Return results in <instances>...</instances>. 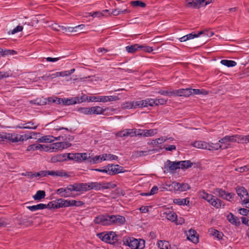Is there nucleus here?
<instances>
[{"label": "nucleus", "mask_w": 249, "mask_h": 249, "mask_svg": "<svg viewBox=\"0 0 249 249\" xmlns=\"http://www.w3.org/2000/svg\"><path fill=\"white\" fill-rule=\"evenodd\" d=\"M163 215H165V217L169 220L172 222H174L177 218V215L176 213L173 211L170 210L167 211L163 213Z\"/></svg>", "instance_id": "393cba45"}, {"label": "nucleus", "mask_w": 249, "mask_h": 249, "mask_svg": "<svg viewBox=\"0 0 249 249\" xmlns=\"http://www.w3.org/2000/svg\"><path fill=\"white\" fill-rule=\"evenodd\" d=\"M167 141V137H161L158 139L153 140L152 142V143L154 145H158L159 144L163 143V142H165Z\"/></svg>", "instance_id": "49530a36"}, {"label": "nucleus", "mask_w": 249, "mask_h": 249, "mask_svg": "<svg viewBox=\"0 0 249 249\" xmlns=\"http://www.w3.org/2000/svg\"><path fill=\"white\" fill-rule=\"evenodd\" d=\"M201 0H193L192 1L188 2L186 5L188 7L192 8H199L202 7V2Z\"/></svg>", "instance_id": "cd10ccee"}, {"label": "nucleus", "mask_w": 249, "mask_h": 249, "mask_svg": "<svg viewBox=\"0 0 249 249\" xmlns=\"http://www.w3.org/2000/svg\"><path fill=\"white\" fill-rule=\"evenodd\" d=\"M79 187L81 191H89L90 189L89 187V183H79Z\"/></svg>", "instance_id": "864d4df0"}, {"label": "nucleus", "mask_w": 249, "mask_h": 249, "mask_svg": "<svg viewBox=\"0 0 249 249\" xmlns=\"http://www.w3.org/2000/svg\"><path fill=\"white\" fill-rule=\"evenodd\" d=\"M109 225L114 224L123 225L126 221L125 218L120 215H109Z\"/></svg>", "instance_id": "1a4fd4ad"}, {"label": "nucleus", "mask_w": 249, "mask_h": 249, "mask_svg": "<svg viewBox=\"0 0 249 249\" xmlns=\"http://www.w3.org/2000/svg\"><path fill=\"white\" fill-rule=\"evenodd\" d=\"M140 107H153L155 105V99L147 98L144 100L139 101Z\"/></svg>", "instance_id": "4be33fe9"}, {"label": "nucleus", "mask_w": 249, "mask_h": 249, "mask_svg": "<svg viewBox=\"0 0 249 249\" xmlns=\"http://www.w3.org/2000/svg\"><path fill=\"white\" fill-rule=\"evenodd\" d=\"M199 196L202 199L206 200L213 206L216 208H219L221 206L224 207V206L222 200L211 194H209L206 193L204 190L199 192Z\"/></svg>", "instance_id": "f257e3e1"}, {"label": "nucleus", "mask_w": 249, "mask_h": 249, "mask_svg": "<svg viewBox=\"0 0 249 249\" xmlns=\"http://www.w3.org/2000/svg\"><path fill=\"white\" fill-rule=\"evenodd\" d=\"M209 231L210 232L211 235L215 236L218 239H221L222 238V236L223 235V233L217 230L211 228L209 229Z\"/></svg>", "instance_id": "f704fd0d"}, {"label": "nucleus", "mask_w": 249, "mask_h": 249, "mask_svg": "<svg viewBox=\"0 0 249 249\" xmlns=\"http://www.w3.org/2000/svg\"><path fill=\"white\" fill-rule=\"evenodd\" d=\"M38 126V125H36V126H25L24 124L18 125L16 126V128H21V129H36Z\"/></svg>", "instance_id": "6e6d98bb"}, {"label": "nucleus", "mask_w": 249, "mask_h": 249, "mask_svg": "<svg viewBox=\"0 0 249 249\" xmlns=\"http://www.w3.org/2000/svg\"><path fill=\"white\" fill-rule=\"evenodd\" d=\"M98 236L103 241L110 244H114L118 240V236L113 231H110L107 233H100L98 234Z\"/></svg>", "instance_id": "7ed1b4c3"}, {"label": "nucleus", "mask_w": 249, "mask_h": 249, "mask_svg": "<svg viewBox=\"0 0 249 249\" xmlns=\"http://www.w3.org/2000/svg\"><path fill=\"white\" fill-rule=\"evenodd\" d=\"M221 63L228 67H233L236 65V62L233 60L223 59L221 61Z\"/></svg>", "instance_id": "79ce46f5"}, {"label": "nucleus", "mask_w": 249, "mask_h": 249, "mask_svg": "<svg viewBox=\"0 0 249 249\" xmlns=\"http://www.w3.org/2000/svg\"><path fill=\"white\" fill-rule=\"evenodd\" d=\"M56 193L65 197H70L71 196V193L67 190V187L66 188H59L57 190Z\"/></svg>", "instance_id": "7c9ffc66"}, {"label": "nucleus", "mask_w": 249, "mask_h": 249, "mask_svg": "<svg viewBox=\"0 0 249 249\" xmlns=\"http://www.w3.org/2000/svg\"><path fill=\"white\" fill-rule=\"evenodd\" d=\"M108 12H109L108 10H105L102 11V12L97 11V12H94L93 13H87V14L88 15V16H92L93 17H100L106 15L107 13H108ZM86 17H87L88 16H86Z\"/></svg>", "instance_id": "473e14b6"}, {"label": "nucleus", "mask_w": 249, "mask_h": 249, "mask_svg": "<svg viewBox=\"0 0 249 249\" xmlns=\"http://www.w3.org/2000/svg\"><path fill=\"white\" fill-rule=\"evenodd\" d=\"M66 160V154H58L52 157L51 161L53 163L62 162Z\"/></svg>", "instance_id": "a878e982"}, {"label": "nucleus", "mask_w": 249, "mask_h": 249, "mask_svg": "<svg viewBox=\"0 0 249 249\" xmlns=\"http://www.w3.org/2000/svg\"><path fill=\"white\" fill-rule=\"evenodd\" d=\"M64 105H71L78 103V100L76 97L67 99L64 98Z\"/></svg>", "instance_id": "e433bc0d"}, {"label": "nucleus", "mask_w": 249, "mask_h": 249, "mask_svg": "<svg viewBox=\"0 0 249 249\" xmlns=\"http://www.w3.org/2000/svg\"><path fill=\"white\" fill-rule=\"evenodd\" d=\"M76 156V161L82 162L84 160H87L88 154L86 153H75Z\"/></svg>", "instance_id": "72a5a7b5"}, {"label": "nucleus", "mask_w": 249, "mask_h": 249, "mask_svg": "<svg viewBox=\"0 0 249 249\" xmlns=\"http://www.w3.org/2000/svg\"><path fill=\"white\" fill-rule=\"evenodd\" d=\"M140 49V45L138 44H135L131 46H127L125 47L126 51L128 53H135L138 49Z\"/></svg>", "instance_id": "2f4dec72"}, {"label": "nucleus", "mask_w": 249, "mask_h": 249, "mask_svg": "<svg viewBox=\"0 0 249 249\" xmlns=\"http://www.w3.org/2000/svg\"><path fill=\"white\" fill-rule=\"evenodd\" d=\"M111 186V183L110 182H89V187L90 190H95L99 191L101 189H109Z\"/></svg>", "instance_id": "20e7f679"}, {"label": "nucleus", "mask_w": 249, "mask_h": 249, "mask_svg": "<svg viewBox=\"0 0 249 249\" xmlns=\"http://www.w3.org/2000/svg\"><path fill=\"white\" fill-rule=\"evenodd\" d=\"M90 107H80L78 109V111L86 115H91Z\"/></svg>", "instance_id": "603ef678"}, {"label": "nucleus", "mask_w": 249, "mask_h": 249, "mask_svg": "<svg viewBox=\"0 0 249 249\" xmlns=\"http://www.w3.org/2000/svg\"><path fill=\"white\" fill-rule=\"evenodd\" d=\"M68 143L64 142H58L53 143L51 145L50 147L48 149L49 150H53L54 151H57L59 150L64 149L69 146H67Z\"/></svg>", "instance_id": "f3484780"}, {"label": "nucleus", "mask_w": 249, "mask_h": 249, "mask_svg": "<svg viewBox=\"0 0 249 249\" xmlns=\"http://www.w3.org/2000/svg\"><path fill=\"white\" fill-rule=\"evenodd\" d=\"M126 137H134L136 136V128L133 129H125Z\"/></svg>", "instance_id": "8fccbe9b"}, {"label": "nucleus", "mask_w": 249, "mask_h": 249, "mask_svg": "<svg viewBox=\"0 0 249 249\" xmlns=\"http://www.w3.org/2000/svg\"><path fill=\"white\" fill-rule=\"evenodd\" d=\"M123 241L124 245L128 246L131 249H143L145 247V241L143 239L124 237Z\"/></svg>", "instance_id": "f03ea898"}, {"label": "nucleus", "mask_w": 249, "mask_h": 249, "mask_svg": "<svg viewBox=\"0 0 249 249\" xmlns=\"http://www.w3.org/2000/svg\"><path fill=\"white\" fill-rule=\"evenodd\" d=\"M48 175H50L52 176H56V177H64L65 178H68L70 176L68 174V173L64 170H56V171H49L48 172Z\"/></svg>", "instance_id": "412c9836"}, {"label": "nucleus", "mask_w": 249, "mask_h": 249, "mask_svg": "<svg viewBox=\"0 0 249 249\" xmlns=\"http://www.w3.org/2000/svg\"><path fill=\"white\" fill-rule=\"evenodd\" d=\"M239 212L241 215L247 216L249 210L246 208H240L239 210Z\"/></svg>", "instance_id": "774afa93"}, {"label": "nucleus", "mask_w": 249, "mask_h": 249, "mask_svg": "<svg viewBox=\"0 0 249 249\" xmlns=\"http://www.w3.org/2000/svg\"><path fill=\"white\" fill-rule=\"evenodd\" d=\"M175 96L188 97L192 94L191 88L181 89L174 90Z\"/></svg>", "instance_id": "ddd939ff"}, {"label": "nucleus", "mask_w": 249, "mask_h": 249, "mask_svg": "<svg viewBox=\"0 0 249 249\" xmlns=\"http://www.w3.org/2000/svg\"><path fill=\"white\" fill-rule=\"evenodd\" d=\"M5 141L7 140L12 142H19L21 137H19L18 134L15 133H7L5 132Z\"/></svg>", "instance_id": "aec40b11"}, {"label": "nucleus", "mask_w": 249, "mask_h": 249, "mask_svg": "<svg viewBox=\"0 0 249 249\" xmlns=\"http://www.w3.org/2000/svg\"><path fill=\"white\" fill-rule=\"evenodd\" d=\"M130 4L134 7H141L144 8L146 6V3L141 0H134L130 1Z\"/></svg>", "instance_id": "c03bdc74"}, {"label": "nucleus", "mask_w": 249, "mask_h": 249, "mask_svg": "<svg viewBox=\"0 0 249 249\" xmlns=\"http://www.w3.org/2000/svg\"><path fill=\"white\" fill-rule=\"evenodd\" d=\"M68 159L69 160H74L76 161V156L75 153H69L66 154V160Z\"/></svg>", "instance_id": "338daca9"}, {"label": "nucleus", "mask_w": 249, "mask_h": 249, "mask_svg": "<svg viewBox=\"0 0 249 249\" xmlns=\"http://www.w3.org/2000/svg\"><path fill=\"white\" fill-rule=\"evenodd\" d=\"M210 147L209 150H218L219 149H227L229 147L228 146H226L225 147H222V146L219 143H217L214 144H213V143L210 144Z\"/></svg>", "instance_id": "a18cd8bd"}, {"label": "nucleus", "mask_w": 249, "mask_h": 249, "mask_svg": "<svg viewBox=\"0 0 249 249\" xmlns=\"http://www.w3.org/2000/svg\"><path fill=\"white\" fill-rule=\"evenodd\" d=\"M52 206L53 205L49 202L48 204L40 203L36 205L28 206L27 208L31 211L34 212L38 210H43L46 208L50 209V207H52Z\"/></svg>", "instance_id": "4468645a"}, {"label": "nucleus", "mask_w": 249, "mask_h": 249, "mask_svg": "<svg viewBox=\"0 0 249 249\" xmlns=\"http://www.w3.org/2000/svg\"><path fill=\"white\" fill-rule=\"evenodd\" d=\"M158 93L161 95L168 96H175L174 90H160L158 91Z\"/></svg>", "instance_id": "de8ad7c7"}, {"label": "nucleus", "mask_w": 249, "mask_h": 249, "mask_svg": "<svg viewBox=\"0 0 249 249\" xmlns=\"http://www.w3.org/2000/svg\"><path fill=\"white\" fill-rule=\"evenodd\" d=\"M249 170V166L246 165L243 167H240L235 169L236 171H238L240 173H243L244 172H247Z\"/></svg>", "instance_id": "680f3d73"}, {"label": "nucleus", "mask_w": 249, "mask_h": 249, "mask_svg": "<svg viewBox=\"0 0 249 249\" xmlns=\"http://www.w3.org/2000/svg\"><path fill=\"white\" fill-rule=\"evenodd\" d=\"M164 168L167 172L174 171L176 169L180 168L179 161H171L167 160L164 164Z\"/></svg>", "instance_id": "6e6552de"}, {"label": "nucleus", "mask_w": 249, "mask_h": 249, "mask_svg": "<svg viewBox=\"0 0 249 249\" xmlns=\"http://www.w3.org/2000/svg\"><path fill=\"white\" fill-rule=\"evenodd\" d=\"M157 129L145 130V132H144V137L152 136L157 134Z\"/></svg>", "instance_id": "3c124183"}, {"label": "nucleus", "mask_w": 249, "mask_h": 249, "mask_svg": "<svg viewBox=\"0 0 249 249\" xmlns=\"http://www.w3.org/2000/svg\"><path fill=\"white\" fill-rule=\"evenodd\" d=\"M65 200H66L63 199H58L55 201L50 202V203L53 205L52 207H50V209H58L59 208L66 207Z\"/></svg>", "instance_id": "a211bd4d"}, {"label": "nucleus", "mask_w": 249, "mask_h": 249, "mask_svg": "<svg viewBox=\"0 0 249 249\" xmlns=\"http://www.w3.org/2000/svg\"><path fill=\"white\" fill-rule=\"evenodd\" d=\"M90 108H91V110H90L91 115L103 114L104 113V112L108 109V108H103L100 106L92 107Z\"/></svg>", "instance_id": "b1692460"}, {"label": "nucleus", "mask_w": 249, "mask_h": 249, "mask_svg": "<svg viewBox=\"0 0 249 249\" xmlns=\"http://www.w3.org/2000/svg\"><path fill=\"white\" fill-rule=\"evenodd\" d=\"M22 30H23V27L20 25H18L15 28H14L13 30L11 31V34H15V33L22 31Z\"/></svg>", "instance_id": "0e129e2a"}, {"label": "nucleus", "mask_w": 249, "mask_h": 249, "mask_svg": "<svg viewBox=\"0 0 249 249\" xmlns=\"http://www.w3.org/2000/svg\"><path fill=\"white\" fill-rule=\"evenodd\" d=\"M103 161L102 155L96 156L93 157H90L89 156L88 157L87 161L88 163L91 164H96L100 163Z\"/></svg>", "instance_id": "c85d7f7f"}, {"label": "nucleus", "mask_w": 249, "mask_h": 249, "mask_svg": "<svg viewBox=\"0 0 249 249\" xmlns=\"http://www.w3.org/2000/svg\"><path fill=\"white\" fill-rule=\"evenodd\" d=\"M67 190L70 192L71 191H80L79 183H75L73 185H70L67 187Z\"/></svg>", "instance_id": "09e8293b"}, {"label": "nucleus", "mask_w": 249, "mask_h": 249, "mask_svg": "<svg viewBox=\"0 0 249 249\" xmlns=\"http://www.w3.org/2000/svg\"><path fill=\"white\" fill-rule=\"evenodd\" d=\"M187 238L188 240L192 241L194 243L196 244L199 242V235L197 232L194 230L190 229L188 231Z\"/></svg>", "instance_id": "f8f14e48"}, {"label": "nucleus", "mask_w": 249, "mask_h": 249, "mask_svg": "<svg viewBox=\"0 0 249 249\" xmlns=\"http://www.w3.org/2000/svg\"><path fill=\"white\" fill-rule=\"evenodd\" d=\"M192 90V94H207V92L204 90H200L199 89H191Z\"/></svg>", "instance_id": "5fc2aeb1"}, {"label": "nucleus", "mask_w": 249, "mask_h": 249, "mask_svg": "<svg viewBox=\"0 0 249 249\" xmlns=\"http://www.w3.org/2000/svg\"><path fill=\"white\" fill-rule=\"evenodd\" d=\"M227 218L229 222L235 226H239L241 224L239 219L231 213L227 216Z\"/></svg>", "instance_id": "5701e85b"}, {"label": "nucleus", "mask_w": 249, "mask_h": 249, "mask_svg": "<svg viewBox=\"0 0 249 249\" xmlns=\"http://www.w3.org/2000/svg\"><path fill=\"white\" fill-rule=\"evenodd\" d=\"M61 136L58 137H53L50 136H43L37 140V142H51L53 141V138L56 140H60Z\"/></svg>", "instance_id": "bb28decb"}, {"label": "nucleus", "mask_w": 249, "mask_h": 249, "mask_svg": "<svg viewBox=\"0 0 249 249\" xmlns=\"http://www.w3.org/2000/svg\"><path fill=\"white\" fill-rule=\"evenodd\" d=\"M122 108L123 109H129L140 107L139 101H133L132 102H126L124 103L121 105Z\"/></svg>", "instance_id": "9b49d317"}, {"label": "nucleus", "mask_w": 249, "mask_h": 249, "mask_svg": "<svg viewBox=\"0 0 249 249\" xmlns=\"http://www.w3.org/2000/svg\"><path fill=\"white\" fill-rule=\"evenodd\" d=\"M179 165L181 169H187L191 167L193 165V163L190 160L179 161Z\"/></svg>", "instance_id": "4c0bfd02"}, {"label": "nucleus", "mask_w": 249, "mask_h": 249, "mask_svg": "<svg viewBox=\"0 0 249 249\" xmlns=\"http://www.w3.org/2000/svg\"><path fill=\"white\" fill-rule=\"evenodd\" d=\"M239 142L248 143L249 142V135L242 136L240 135Z\"/></svg>", "instance_id": "052dcab7"}, {"label": "nucleus", "mask_w": 249, "mask_h": 249, "mask_svg": "<svg viewBox=\"0 0 249 249\" xmlns=\"http://www.w3.org/2000/svg\"><path fill=\"white\" fill-rule=\"evenodd\" d=\"M109 215H100L95 217L94 222L96 224H101L103 226L109 225Z\"/></svg>", "instance_id": "423d86ee"}, {"label": "nucleus", "mask_w": 249, "mask_h": 249, "mask_svg": "<svg viewBox=\"0 0 249 249\" xmlns=\"http://www.w3.org/2000/svg\"><path fill=\"white\" fill-rule=\"evenodd\" d=\"M240 135L226 136L219 140V142L222 144H228L230 142H239Z\"/></svg>", "instance_id": "0eeeda50"}, {"label": "nucleus", "mask_w": 249, "mask_h": 249, "mask_svg": "<svg viewBox=\"0 0 249 249\" xmlns=\"http://www.w3.org/2000/svg\"><path fill=\"white\" fill-rule=\"evenodd\" d=\"M68 72H67V71H61V72H57L54 74H53L52 75H51V77L52 78H53L54 77H56V76H57L58 75L60 76H68Z\"/></svg>", "instance_id": "13d9d810"}, {"label": "nucleus", "mask_w": 249, "mask_h": 249, "mask_svg": "<svg viewBox=\"0 0 249 249\" xmlns=\"http://www.w3.org/2000/svg\"><path fill=\"white\" fill-rule=\"evenodd\" d=\"M169 187H171V189H173L175 191H179L181 192L186 191L190 189V187L188 183L174 182Z\"/></svg>", "instance_id": "39448f33"}, {"label": "nucleus", "mask_w": 249, "mask_h": 249, "mask_svg": "<svg viewBox=\"0 0 249 249\" xmlns=\"http://www.w3.org/2000/svg\"><path fill=\"white\" fill-rule=\"evenodd\" d=\"M157 245L160 249H168L169 246H170L169 242L165 240L159 241Z\"/></svg>", "instance_id": "37998d69"}, {"label": "nucleus", "mask_w": 249, "mask_h": 249, "mask_svg": "<svg viewBox=\"0 0 249 249\" xmlns=\"http://www.w3.org/2000/svg\"><path fill=\"white\" fill-rule=\"evenodd\" d=\"M120 100V98L118 96H103L100 99L102 102L105 103L107 102L115 101Z\"/></svg>", "instance_id": "c756f323"}, {"label": "nucleus", "mask_w": 249, "mask_h": 249, "mask_svg": "<svg viewBox=\"0 0 249 249\" xmlns=\"http://www.w3.org/2000/svg\"><path fill=\"white\" fill-rule=\"evenodd\" d=\"M173 202L178 205H187L189 204V201L187 198L183 199L176 198L174 199Z\"/></svg>", "instance_id": "58836bf2"}, {"label": "nucleus", "mask_w": 249, "mask_h": 249, "mask_svg": "<svg viewBox=\"0 0 249 249\" xmlns=\"http://www.w3.org/2000/svg\"><path fill=\"white\" fill-rule=\"evenodd\" d=\"M167 99L163 98H160L155 99V106H158L159 105H164L166 104Z\"/></svg>", "instance_id": "4d7b16f0"}, {"label": "nucleus", "mask_w": 249, "mask_h": 249, "mask_svg": "<svg viewBox=\"0 0 249 249\" xmlns=\"http://www.w3.org/2000/svg\"><path fill=\"white\" fill-rule=\"evenodd\" d=\"M216 192L218 194V195L219 197H221L222 198L224 199V198H226L225 197L226 192L222 189H217L216 190Z\"/></svg>", "instance_id": "bf43d9fd"}, {"label": "nucleus", "mask_w": 249, "mask_h": 249, "mask_svg": "<svg viewBox=\"0 0 249 249\" xmlns=\"http://www.w3.org/2000/svg\"><path fill=\"white\" fill-rule=\"evenodd\" d=\"M140 49L148 53H150L153 51V49L151 47L144 45H140Z\"/></svg>", "instance_id": "e2e57ef3"}, {"label": "nucleus", "mask_w": 249, "mask_h": 249, "mask_svg": "<svg viewBox=\"0 0 249 249\" xmlns=\"http://www.w3.org/2000/svg\"><path fill=\"white\" fill-rule=\"evenodd\" d=\"M103 160H117L118 157L114 155L111 154H102Z\"/></svg>", "instance_id": "a19ab883"}, {"label": "nucleus", "mask_w": 249, "mask_h": 249, "mask_svg": "<svg viewBox=\"0 0 249 249\" xmlns=\"http://www.w3.org/2000/svg\"><path fill=\"white\" fill-rule=\"evenodd\" d=\"M36 150H45L46 151H48V147L45 145H42L40 144H33L29 145L27 147V151H31Z\"/></svg>", "instance_id": "dca6fc26"}, {"label": "nucleus", "mask_w": 249, "mask_h": 249, "mask_svg": "<svg viewBox=\"0 0 249 249\" xmlns=\"http://www.w3.org/2000/svg\"><path fill=\"white\" fill-rule=\"evenodd\" d=\"M18 136L21 137V138H20V140H19V142H23L24 141H26L28 139L32 138V136H29L27 134H25L24 135H18Z\"/></svg>", "instance_id": "69168bd1"}, {"label": "nucleus", "mask_w": 249, "mask_h": 249, "mask_svg": "<svg viewBox=\"0 0 249 249\" xmlns=\"http://www.w3.org/2000/svg\"><path fill=\"white\" fill-rule=\"evenodd\" d=\"M108 167V171L109 175L113 176L116 174L123 172V168L118 164H108L107 165Z\"/></svg>", "instance_id": "9d476101"}, {"label": "nucleus", "mask_w": 249, "mask_h": 249, "mask_svg": "<svg viewBox=\"0 0 249 249\" xmlns=\"http://www.w3.org/2000/svg\"><path fill=\"white\" fill-rule=\"evenodd\" d=\"M46 193L45 191L39 190L37 191L36 194L33 196L35 200H40L45 197Z\"/></svg>", "instance_id": "c9c22d12"}, {"label": "nucleus", "mask_w": 249, "mask_h": 249, "mask_svg": "<svg viewBox=\"0 0 249 249\" xmlns=\"http://www.w3.org/2000/svg\"><path fill=\"white\" fill-rule=\"evenodd\" d=\"M236 191L238 196L242 200H243V198H244V199L249 198L248 192L247 189L244 187H237L236 188Z\"/></svg>", "instance_id": "6ab92c4d"}, {"label": "nucleus", "mask_w": 249, "mask_h": 249, "mask_svg": "<svg viewBox=\"0 0 249 249\" xmlns=\"http://www.w3.org/2000/svg\"><path fill=\"white\" fill-rule=\"evenodd\" d=\"M192 145L197 148L209 150L210 143L202 141H195L192 143Z\"/></svg>", "instance_id": "2eb2a0df"}, {"label": "nucleus", "mask_w": 249, "mask_h": 249, "mask_svg": "<svg viewBox=\"0 0 249 249\" xmlns=\"http://www.w3.org/2000/svg\"><path fill=\"white\" fill-rule=\"evenodd\" d=\"M17 54L16 51L13 50H3L0 48V55H11Z\"/></svg>", "instance_id": "ea45409f"}]
</instances>
